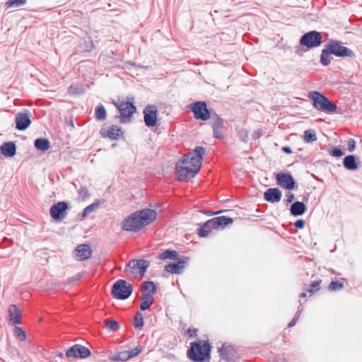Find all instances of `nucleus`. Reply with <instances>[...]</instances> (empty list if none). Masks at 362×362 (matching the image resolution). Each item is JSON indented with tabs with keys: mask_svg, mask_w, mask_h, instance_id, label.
I'll list each match as a JSON object with an SVG mask.
<instances>
[{
	"mask_svg": "<svg viewBox=\"0 0 362 362\" xmlns=\"http://www.w3.org/2000/svg\"><path fill=\"white\" fill-rule=\"evenodd\" d=\"M211 346L209 341H194L190 344L187 350V357L193 362H209L211 358Z\"/></svg>",
	"mask_w": 362,
	"mask_h": 362,
	"instance_id": "f257e3e1",
	"label": "nucleus"
},
{
	"mask_svg": "<svg viewBox=\"0 0 362 362\" xmlns=\"http://www.w3.org/2000/svg\"><path fill=\"white\" fill-rule=\"evenodd\" d=\"M309 98L313 101V107L319 110L327 113L336 112L337 106L331 102L325 95L318 91H311L308 94Z\"/></svg>",
	"mask_w": 362,
	"mask_h": 362,
	"instance_id": "f03ea898",
	"label": "nucleus"
},
{
	"mask_svg": "<svg viewBox=\"0 0 362 362\" xmlns=\"http://www.w3.org/2000/svg\"><path fill=\"white\" fill-rule=\"evenodd\" d=\"M141 292V303L140 309L144 311L148 309L154 302L153 295L156 293L157 287L153 281H144L140 286Z\"/></svg>",
	"mask_w": 362,
	"mask_h": 362,
	"instance_id": "7ed1b4c3",
	"label": "nucleus"
},
{
	"mask_svg": "<svg viewBox=\"0 0 362 362\" xmlns=\"http://www.w3.org/2000/svg\"><path fill=\"white\" fill-rule=\"evenodd\" d=\"M205 149L202 146H197L192 152H189L185 155L181 159L182 164H187L197 172L199 171Z\"/></svg>",
	"mask_w": 362,
	"mask_h": 362,
	"instance_id": "20e7f679",
	"label": "nucleus"
},
{
	"mask_svg": "<svg viewBox=\"0 0 362 362\" xmlns=\"http://www.w3.org/2000/svg\"><path fill=\"white\" fill-rule=\"evenodd\" d=\"M133 291V287L124 279H119L114 283L111 289L112 296L118 300L127 299Z\"/></svg>",
	"mask_w": 362,
	"mask_h": 362,
	"instance_id": "39448f33",
	"label": "nucleus"
},
{
	"mask_svg": "<svg viewBox=\"0 0 362 362\" xmlns=\"http://www.w3.org/2000/svg\"><path fill=\"white\" fill-rule=\"evenodd\" d=\"M134 98L126 102L114 103L117 107L120 115L118 117L121 123H127L130 120L132 115L136 112V105H134Z\"/></svg>",
	"mask_w": 362,
	"mask_h": 362,
	"instance_id": "423d86ee",
	"label": "nucleus"
},
{
	"mask_svg": "<svg viewBox=\"0 0 362 362\" xmlns=\"http://www.w3.org/2000/svg\"><path fill=\"white\" fill-rule=\"evenodd\" d=\"M327 45L330 49L332 54L337 57H356V54L354 51L344 46L341 41L331 39Z\"/></svg>",
	"mask_w": 362,
	"mask_h": 362,
	"instance_id": "0eeeda50",
	"label": "nucleus"
},
{
	"mask_svg": "<svg viewBox=\"0 0 362 362\" xmlns=\"http://www.w3.org/2000/svg\"><path fill=\"white\" fill-rule=\"evenodd\" d=\"M157 215L154 209L146 208L137 210V231L151 224L156 219Z\"/></svg>",
	"mask_w": 362,
	"mask_h": 362,
	"instance_id": "6e6552de",
	"label": "nucleus"
},
{
	"mask_svg": "<svg viewBox=\"0 0 362 362\" xmlns=\"http://www.w3.org/2000/svg\"><path fill=\"white\" fill-rule=\"evenodd\" d=\"M300 45L312 49L319 47L322 42V37L320 32L311 30L303 34L299 40Z\"/></svg>",
	"mask_w": 362,
	"mask_h": 362,
	"instance_id": "1a4fd4ad",
	"label": "nucleus"
},
{
	"mask_svg": "<svg viewBox=\"0 0 362 362\" xmlns=\"http://www.w3.org/2000/svg\"><path fill=\"white\" fill-rule=\"evenodd\" d=\"M189 108L194 113V117L196 119L206 121L211 118V115L204 101L193 103L189 105Z\"/></svg>",
	"mask_w": 362,
	"mask_h": 362,
	"instance_id": "9d476101",
	"label": "nucleus"
},
{
	"mask_svg": "<svg viewBox=\"0 0 362 362\" xmlns=\"http://www.w3.org/2000/svg\"><path fill=\"white\" fill-rule=\"evenodd\" d=\"M69 208L68 202L64 201L58 202L50 207V216L54 221H61L66 218Z\"/></svg>",
	"mask_w": 362,
	"mask_h": 362,
	"instance_id": "9b49d317",
	"label": "nucleus"
},
{
	"mask_svg": "<svg viewBox=\"0 0 362 362\" xmlns=\"http://www.w3.org/2000/svg\"><path fill=\"white\" fill-rule=\"evenodd\" d=\"M91 355L90 350L78 344H76L71 346L65 354V356L68 358H86Z\"/></svg>",
	"mask_w": 362,
	"mask_h": 362,
	"instance_id": "f8f14e48",
	"label": "nucleus"
},
{
	"mask_svg": "<svg viewBox=\"0 0 362 362\" xmlns=\"http://www.w3.org/2000/svg\"><path fill=\"white\" fill-rule=\"evenodd\" d=\"M198 172L187 164H182L180 160L176 165V176L179 181H187Z\"/></svg>",
	"mask_w": 362,
	"mask_h": 362,
	"instance_id": "ddd939ff",
	"label": "nucleus"
},
{
	"mask_svg": "<svg viewBox=\"0 0 362 362\" xmlns=\"http://www.w3.org/2000/svg\"><path fill=\"white\" fill-rule=\"evenodd\" d=\"M276 180L278 185L288 190L293 189L296 184L290 173H279L276 175Z\"/></svg>",
	"mask_w": 362,
	"mask_h": 362,
	"instance_id": "4468645a",
	"label": "nucleus"
},
{
	"mask_svg": "<svg viewBox=\"0 0 362 362\" xmlns=\"http://www.w3.org/2000/svg\"><path fill=\"white\" fill-rule=\"evenodd\" d=\"M30 117V112L28 110L17 113L15 119L16 129L19 131H25L27 129L31 124Z\"/></svg>",
	"mask_w": 362,
	"mask_h": 362,
	"instance_id": "2eb2a0df",
	"label": "nucleus"
},
{
	"mask_svg": "<svg viewBox=\"0 0 362 362\" xmlns=\"http://www.w3.org/2000/svg\"><path fill=\"white\" fill-rule=\"evenodd\" d=\"M218 352L221 358L226 362H236L237 354L233 346L223 344L218 349Z\"/></svg>",
	"mask_w": 362,
	"mask_h": 362,
	"instance_id": "dca6fc26",
	"label": "nucleus"
},
{
	"mask_svg": "<svg viewBox=\"0 0 362 362\" xmlns=\"http://www.w3.org/2000/svg\"><path fill=\"white\" fill-rule=\"evenodd\" d=\"M144 122L148 127H154L157 122V109L154 105H148L144 110Z\"/></svg>",
	"mask_w": 362,
	"mask_h": 362,
	"instance_id": "f3484780",
	"label": "nucleus"
},
{
	"mask_svg": "<svg viewBox=\"0 0 362 362\" xmlns=\"http://www.w3.org/2000/svg\"><path fill=\"white\" fill-rule=\"evenodd\" d=\"M8 322L11 325L21 324V311L15 304H11L8 309Z\"/></svg>",
	"mask_w": 362,
	"mask_h": 362,
	"instance_id": "a211bd4d",
	"label": "nucleus"
},
{
	"mask_svg": "<svg viewBox=\"0 0 362 362\" xmlns=\"http://www.w3.org/2000/svg\"><path fill=\"white\" fill-rule=\"evenodd\" d=\"M74 253L78 260L84 261L91 257L93 251L88 245L81 244L76 247Z\"/></svg>",
	"mask_w": 362,
	"mask_h": 362,
	"instance_id": "6ab92c4d",
	"label": "nucleus"
},
{
	"mask_svg": "<svg viewBox=\"0 0 362 362\" xmlns=\"http://www.w3.org/2000/svg\"><path fill=\"white\" fill-rule=\"evenodd\" d=\"M282 197L281 192L278 188H269L264 193V199L270 203L279 202Z\"/></svg>",
	"mask_w": 362,
	"mask_h": 362,
	"instance_id": "aec40b11",
	"label": "nucleus"
},
{
	"mask_svg": "<svg viewBox=\"0 0 362 362\" xmlns=\"http://www.w3.org/2000/svg\"><path fill=\"white\" fill-rule=\"evenodd\" d=\"M2 155L6 157H13L16 153V145L13 141H6L0 146Z\"/></svg>",
	"mask_w": 362,
	"mask_h": 362,
	"instance_id": "412c9836",
	"label": "nucleus"
},
{
	"mask_svg": "<svg viewBox=\"0 0 362 362\" xmlns=\"http://www.w3.org/2000/svg\"><path fill=\"white\" fill-rule=\"evenodd\" d=\"M122 228L127 231H136V212L131 214L122 221Z\"/></svg>",
	"mask_w": 362,
	"mask_h": 362,
	"instance_id": "4be33fe9",
	"label": "nucleus"
},
{
	"mask_svg": "<svg viewBox=\"0 0 362 362\" xmlns=\"http://www.w3.org/2000/svg\"><path fill=\"white\" fill-rule=\"evenodd\" d=\"M307 207L303 202H294L290 207L291 214L293 216H302L305 213Z\"/></svg>",
	"mask_w": 362,
	"mask_h": 362,
	"instance_id": "5701e85b",
	"label": "nucleus"
},
{
	"mask_svg": "<svg viewBox=\"0 0 362 362\" xmlns=\"http://www.w3.org/2000/svg\"><path fill=\"white\" fill-rule=\"evenodd\" d=\"M100 134L104 137H108L112 140L118 139L122 134V129L116 125H112L106 133L104 129H101Z\"/></svg>",
	"mask_w": 362,
	"mask_h": 362,
	"instance_id": "b1692460",
	"label": "nucleus"
},
{
	"mask_svg": "<svg viewBox=\"0 0 362 362\" xmlns=\"http://www.w3.org/2000/svg\"><path fill=\"white\" fill-rule=\"evenodd\" d=\"M343 165L349 170H356L358 168V163L356 162L354 155H349L344 157Z\"/></svg>",
	"mask_w": 362,
	"mask_h": 362,
	"instance_id": "393cba45",
	"label": "nucleus"
},
{
	"mask_svg": "<svg viewBox=\"0 0 362 362\" xmlns=\"http://www.w3.org/2000/svg\"><path fill=\"white\" fill-rule=\"evenodd\" d=\"M34 146L36 149L45 152L50 148V141L47 138H37L34 141Z\"/></svg>",
	"mask_w": 362,
	"mask_h": 362,
	"instance_id": "a878e982",
	"label": "nucleus"
},
{
	"mask_svg": "<svg viewBox=\"0 0 362 362\" xmlns=\"http://www.w3.org/2000/svg\"><path fill=\"white\" fill-rule=\"evenodd\" d=\"M330 54H332V52L326 44L320 55V63L323 66H327L331 63L332 58L329 57Z\"/></svg>",
	"mask_w": 362,
	"mask_h": 362,
	"instance_id": "bb28decb",
	"label": "nucleus"
},
{
	"mask_svg": "<svg viewBox=\"0 0 362 362\" xmlns=\"http://www.w3.org/2000/svg\"><path fill=\"white\" fill-rule=\"evenodd\" d=\"M211 119H212V124H211V128L214 129H223L224 126V119L221 118L218 114L216 112H214L211 114Z\"/></svg>",
	"mask_w": 362,
	"mask_h": 362,
	"instance_id": "cd10ccee",
	"label": "nucleus"
},
{
	"mask_svg": "<svg viewBox=\"0 0 362 362\" xmlns=\"http://www.w3.org/2000/svg\"><path fill=\"white\" fill-rule=\"evenodd\" d=\"M216 221L218 229H223L226 226L233 222L232 218L225 216L216 217Z\"/></svg>",
	"mask_w": 362,
	"mask_h": 362,
	"instance_id": "c85d7f7f",
	"label": "nucleus"
},
{
	"mask_svg": "<svg viewBox=\"0 0 362 362\" xmlns=\"http://www.w3.org/2000/svg\"><path fill=\"white\" fill-rule=\"evenodd\" d=\"M101 201L100 200H96L93 204L88 205L86 206L81 214L82 218H85L88 214L93 212L96 209H98L101 205Z\"/></svg>",
	"mask_w": 362,
	"mask_h": 362,
	"instance_id": "c756f323",
	"label": "nucleus"
},
{
	"mask_svg": "<svg viewBox=\"0 0 362 362\" xmlns=\"http://www.w3.org/2000/svg\"><path fill=\"white\" fill-rule=\"evenodd\" d=\"M150 265V262L145 259H137V269L141 277H143L146 272L147 268Z\"/></svg>",
	"mask_w": 362,
	"mask_h": 362,
	"instance_id": "7c9ffc66",
	"label": "nucleus"
},
{
	"mask_svg": "<svg viewBox=\"0 0 362 362\" xmlns=\"http://www.w3.org/2000/svg\"><path fill=\"white\" fill-rule=\"evenodd\" d=\"M95 116L97 120L103 121L106 119L107 112L103 105H99L95 110Z\"/></svg>",
	"mask_w": 362,
	"mask_h": 362,
	"instance_id": "2f4dec72",
	"label": "nucleus"
},
{
	"mask_svg": "<svg viewBox=\"0 0 362 362\" xmlns=\"http://www.w3.org/2000/svg\"><path fill=\"white\" fill-rule=\"evenodd\" d=\"M159 258L160 259H178V253L175 250H166L160 254Z\"/></svg>",
	"mask_w": 362,
	"mask_h": 362,
	"instance_id": "473e14b6",
	"label": "nucleus"
},
{
	"mask_svg": "<svg viewBox=\"0 0 362 362\" xmlns=\"http://www.w3.org/2000/svg\"><path fill=\"white\" fill-rule=\"evenodd\" d=\"M304 141L306 143H311L317 140L315 131L313 129H308L304 132L303 136Z\"/></svg>",
	"mask_w": 362,
	"mask_h": 362,
	"instance_id": "72a5a7b5",
	"label": "nucleus"
},
{
	"mask_svg": "<svg viewBox=\"0 0 362 362\" xmlns=\"http://www.w3.org/2000/svg\"><path fill=\"white\" fill-rule=\"evenodd\" d=\"M120 361H126L130 358L136 356V349H133L130 351H122L118 353Z\"/></svg>",
	"mask_w": 362,
	"mask_h": 362,
	"instance_id": "f704fd0d",
	"label": "nucleus"
},
{
	"mask_svg": "<svg viewBox=\"0 0 362 362\" xmlns=\"http://www.w3.org/2000/svg\"><path fill=\"white\" fill-rule=\"evenodd\" d=\"M165 270L171 274H180L182 273V272L180 269V267H179V264L176 263H170L165 267Z\"/></svg>",
	"mask_w": 362,
	"mask_h": 362,
	"instance_id": "c9c22d12",
	"label": "nucleus"
},
{
	"mask_svg": "<svg viewBox=\"0 0 362 362\" xmlns=\"http://www.w3.org/2000/svg\"><path fill=\"white\" fill-rule=\"evenodd\" d=\"M211 230L212 229L211 226H209V224L207 221L204 222L199 228H198V235L200 237H206Z\"/></svg>",
	"mask_w": 362,
	"mask_h": 362,
	"instance_id": "e433bc0d",
	"label": "nucleus"
},
{
	"mask_svg": "<svg viewBox=\"0 0 362 362\" xmlns=\"http://www.w3.org/2000/svg\"><path fill=\"white\" fill-rule=\"evenodd\" d=\"M105 326L112 332L117 331L119 329V323L115 320L107 319L105 320Z\"/></svg>",
	"mask_w": 362,
	"mask_h": 362,
	"instance_id": "4c0bfd02",
	"label": "nucleus"
},
{
	"mask_svg": "<svg viewBox=\"0 0 362 362\" xmlns=\"http://www.w3.org/2000/svg\"><path fill=\"white\" fill-rule=\"evenodd\" d=\"M27 0H7L5 3V6L7 8H17L23 6L26 4Z\"/></svg>",
	"mask_w": 362,
	"mask_h": 362,
	"instance_id": "58836bf2",
	"label": "nucleus"
},
{
	"mask_svg": "<svg viewBox=\"0 0 362 362\" xmlns=\"http://www.w3.org/2000/svg\"><path fill=\"white\" fill-rule=\"evenodd\" d=\"M15 336L21 341H23L26 339L25 332L20 327L15 326L14 328Z\"/></svg>",
	"mask_w": 362,
	"mask_h": 362,
	"instance_id": "ea45409f",
	"label": "nucleus"
},
{
	"mask_svg": "<svg viewBox=\"0 0 362 362\" xmlns=\"http://www.w3.org/2000/svg\"><path fill=\"white\" fill-rule=\"evenodd\" d=\"M322 280L319 279L311 283L308 288L305 289L307 292L313 293L320 289V284Z\"/></svg>",
	"mask_w": 362,
	"mask_h": 362,
	"instance_id": "a19ab883",
	"label": "nucleus"
},
{
	"mask_svg": "<svg viewBox=\"0 0 362 362\" xmlns=\"http://www.w3.org/2000/svg\"><path fill=\"white\" fill-rule=\"evenodd\" d=\"M343 288H344L343 283H340L339 281H332L328 286L329 290L331 291H339Z\"/></svg>",
	"mask_w": 362,
	"mask_h": 362,
	"instance_id": "79ce46f5",
	"label": "nucleus"
},
{
	"mask_svg": "<svg viewBox=\"0 0 362 362\" xmlns=\"http://www.w3.org/2000/svg\"><path fill=\"white\" fill-rule=\"evenodd\" d=\"M128 266L129 269H127L126 271L127 275H134L136 273V259H131L128 264Z\"/></svg>",
	"mask_w": 362,
	"mask_h": 362,
	"instance_id": "37998d69",
	"label": "nucleus"
},
{
	"mask_svg": "<svg viewBox=\"0 0 362 362\" xmlns=\"http://www.w3.org/2000/svg\"><path fill=\"white\" fill-rule=\"evenodd\" d=\"M301 306H302L301 304L298 306V311L296 312V315L293 318V320L288 323V327H293L296 325V322L298 320V317H299V315H300V313L302 311Z\"/></svg>",
	"mask_w": 362,
	"mask_h": 362,
	"instance_id": "c03bdc74",
	"label": "nucleus"
},
{
	"mask_svg": "<svg viewBox=\"0 0 362 362\" xmlns=\"http://www.w3.org/2000/svg\"><path fill=\"white\" fill-rule=\"evenodd\" d=\"M213 136L214 138L223 140L224 139V136L222 133L221 129H213Z\"/></svg>",
	"mask_w": 362,
	"mask_h": 362,
	"instance_id": "a18cd8bd",
	"label": "nucleus"
},
{
	"mask_svg": "<svg viewBox=\"0 0 362 362\" xmlns=\"http://www.w3.org/2000/svg\"><path fill=\"white\" fill-rule=\"evenodd\" d=\"M344 154L343 151L339 148H334L332 150L331 155L334 157H341Z\"/></svg>",
	"mask_w": 362,
	"mask_h": 362,
	"instance_id": "49530a36",
	"label": "nucleus"
},
{
	"mask_svg": "<svg viewBox=\"0 0 362 362\" xmlns=\"http://www.w3.org/2000/svg\"><path fill=\"white\" fill-rule=\"evenodd\" d=\"M176 260H177V264H179V267H180L181 271L183 272L184 268L187 264L188 259L186 258L185 259H180L178 257V259H177Z\"/></svg>",
	"mask_w": 362,
	"mask_h": 362,
	"instance_id": "de8ad7c7",
	"label": "nucleus"
},
{
	"mask_svg": "<svg viewBox=\"0 0 362 362\" xmlns=\"http://www.w3.org/2000/svg\"><path fill=\"white\" fill-rule=\"evenodd\" d=\"M78 194H80V196H81L83 199H86V198H88L90 195V194L89 193L88 190L84 187V188H81L79 191H78Z\"/></svg>",
	"mask_w": 362,
	"mask_h": 362,
	"instance_id": "09e8293b",
	"label": "nucleus"
},
{
	"mask_svg": "<svg viewBox=\"0 0 362 362\" xmlns=\"http://www.w3.org/2000/svg\"><path fill=\"white\" fill-rule=\"evenodd\" d=\"M293 225L297 228L301 229L305 227V221L303 219H298L294 222Z\"/></svg>",
	"mask_w": 362,
	"mask_h": 362,
	"instance_id": "8fccbe9b",
	"label": "nucleus"
},
{
	"mask_svg": "<svg viewBox=\"0 0 362 362\" xmlns=\"http://www.w3.org/2000/svg\"><path fill=\"white\" fill-rule=\"evenodd\" d=\"M286 197L287 199L285 200V204L286 205H288V204H291L293 202V201L295 199V196H294V194L288 192L287 194H286Z\"/></svg>",
	"mask_w": 362,
	"mask_h": 362,
	"instance_id": "3c124183",
	"label": "nucleus"
},
{
	"mask_svg": "<svg viewBox=\"0 0 362 362\" xmlns=\"http://www.w3.org/2000/svg\"><path fill=\"white\" fill-rule=\"evenodd\" d=\"M240 139L244 142H247V132L245 130H241L238 132Z\"/></svg>",
	"mask_w": 362,
	"mask_h": 362,
	"instance_id": "603ef678",
	"label": "nucleus"
},
{
	"mask_svg": "<svg viewBox=\"0 0 362 362\" xmlns=\"http://www.w3.org/2000/svg\"><path fill=\"white\" fill-rule=\"evenodd\" d=\"M144 325V320L142 315L137 312V328H141Z\"/></svg>",
	"mask_w": 362,
	"mask_h": 362,
	"instance_id": "864d4df0",
	"label": "nucleus"
},
{
	"mask_svg": "<svg viewBox=\"0 0 362 362\" xmlns=\"http://www.w3.org/2000/svg\"><path fill=\"white\" fill-rule=\"evenodd\" d=\"M355 148H356V141H354V139H351L349 140V144H348V150H349V151L352 152L354 151Z\"/></svg>",
	"mask_w": 362,
	"mask_h": 362,
	"instance_id": "5fc2aeb1",
	"label": "nucleus"
},
{
	"mask_svg": "<svg viewBox=\"0 0 362 362\" xmlns=\"http://www.w3.org/2000/svg\"><path fill=\"white\" fill-rule=\"evenodd\" d=\"M208 223L209 224V226H211V229H218L216 226V217L213 218L211 219L208 220Z\"/></svg>",
	"mask_w": 362,
	"mask_h": 362,
	"instance_id": "6e6d98bb",
	"label": "nucleus"
},
{
	"mask_svg": "<svg viewBox=\"0 0 362 362\" xmlns=\"http://www.w3.org/2000/svg\"><path fill=\"white\" fill-rule=\"evenodd\" d=\"M69 93L74 95H80L82 92L78 90L77 87L71 86L69 88Z\"/></svg>",
	"mask_w": 362,
	"mask_h": 362,
	"instance_id": "4d7b16f0",
	"label": "nucleus"
},
{
	"mask_svg": "<svg viewBox=\"0 0 362 362\" xmlns=\"http://www.w3.org/2000/svg\"><path fill=\"white\" fill-rule=\"evenodd\" d=\"M109 359L112 361H120L119 354H112L109 356Z\"/></svg>",
	"mask_w": 362,
	"mask_h": 362,
	"instance_id": "13d9d810",
	"label": "nucleus"
},
{
	"mask_svg": "<svg viewBox=\"0 0 362 362\" xmlns=\"http://www.w3.org/2000/svg\"><path fill=\"white\" fill-rule=\"evenodd\" d=\"M282 151L287 154H290L292 153L291 148L290 146H285L282 147Z\"/></svg>",
	"mask_w": 362,
	"mask_h": 362,
	"instance_id": "bf43d9fd",
	"label": "nucleus"
},
{
	"mask_svg": "<svg viewBox=\"0 0 362 362\" xmlns=\"http://www.w3.org/2000/svg\"><path fill=\"white\" fill-rule=\"evenodd\" d=\"M187 332L189 334V337H193L194 335H195V334L197 332V329H192L189 328L187 329Z\"/></svg>",
	"mask_w": 362,
	"mask_h": 362,
	"instance_id": "052dcab7",
	"label": "nucleus"
},
{
	"mask_svg": "<svg viewBox=\"0 0 362 362\" xmlns=\"http://www.w3.org/2000/svg\"><path fill=\"white\" fill-rule=\"evenodd\" d=\"M132 325L136 328V315L132 318Z\"/></svg>",
	"mask_w": 362,
	"mask_h": 362,
	"instance_id": "680f3d73",
	"label": "nucleus"
},
{
	"mask_svg": "<svg viewBox=\"0 0 362 362\" xmlns=\"http://www.w3.org/2000/svg\"><path fill=\"white\" fill-rule=\"evenodd\" d=\"M142 351V348L141 346H137V355H139Z\"/></svg>",
	"mask_w": 362,
	"mask_h": 362,
	"instance_id": "e2e57ef3",
	"label": "nucleus"
},
{
	"mask_svg": "<svg viewBox=\"0 0 362 362\" xmlns=\"http://www.w3.org/2000/svg\"><path fill=\"white\" fill-rule=\"evenodd\" d=\"M300 298H305V297H306V293H305V292L301 293L300 294Z\"/></svg>",
	"mask_w": 362,
	"mask_h": 362,
	"instance_id": "0e129e2a",
	"label": "nucleus"
},
{
	"mask_svg": "<svg viewBox=\"0 0 362 362\" xmlns=\"http://www.w3.org/2000/svg\"><path fill=\"white\" fill-rule=\"evenodd\" d=\"M330 272L332 273V274H335V271L332 269H330Z\"/></svg>",
	"mask_w": 362,
	"mask_h": 362,
	"instance_id": "69168bd1",
	"label": "nucleus"
},
{
	"mask_svg": "<svg viewBox=\"0 0 362 362\" xmlns=\"http://www.w3.org/2000/svg\"><path fill=\"white\" fill-rule=\"evenodd\" d=\"M308 197H304V198L303 199V201H308Z\"/></svg>",
	"mask_w": 362,
	"mask_h": 362,
	"instance_id": "338daca9",
	"label": "nucleus"
},
{
	"mask_svg": "<svg viewBox=\"0 0 362 362\" xmlns=\"http://www.w3.org/2000/svg\"><path fill=\"white\" fill-rule=\"evenodd\" d=\"M218 213H219V211H216V212H213L212 214H218Z\"/></svg>",
	"mask_w": 362,
	"mask_h": 362,
	"instance_id": "774afa93",
	"label": "nucleus"
}]
</instances>
